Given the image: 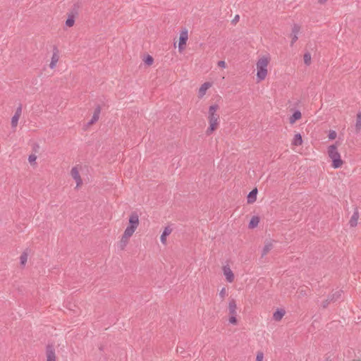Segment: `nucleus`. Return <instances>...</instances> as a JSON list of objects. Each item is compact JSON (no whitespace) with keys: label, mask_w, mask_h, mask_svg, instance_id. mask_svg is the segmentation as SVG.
<instances>
[{"label":"nucleus","mask_w":361,"mask_h":361,"mask_svg":"<svg viewBox=\"0 0 361 361\" xmlns=\"http://www.w3.org/2000/svg\"><path fill=\"white\" fill-rule=\"evenodd\" d=\"M139 225V216L133 212L129 216V226H127L119 242V247L123 250L128 243L129 238L133 235Z\"/></svg>","instance_id":"1"},{"label":"nucleus","mask_w":361,"mask_h":361,"mask_svg":"<svg viewBox=\"0 0 361 361\" xmlns=\"http://www.w3.org/2000/svg\"><path fill=\"white\" fill-rule=\"evenodd\" d=\"M219 106L217 104H213L209 106L208 111V121L209 123V126L207 128L206 130V134L207 135H210L214 130H216L219 126V115L217 114V110L219 109Z\"/></svg>","instance_id":"2"},{"label":"nucleus","mask_w":361,"mask_h":361,"mask_svg":"<svg viewBox=\"0 0 361 361\" xmlns=\"http://www.w3.org/2000/svg\"><path fill=\"white\" fill-rule=\"evenodd\" d=\"M270 58L267 56L260 57L256 64L257 78L258 81L264 80L267 75V66L269 63Z\"/></svg>","instance_id":"3"},{"label":"nucleus","mask_w":361,"mask_h":361,"mask_svg":"<svg viewBox=\"0 0 361 361\" xmlns=\"http://www.w3.org/2000/svg\"><path fill=\"white\" fill-rule=\"evenodd\" d=\"M328 155L332 161L331 166L334 169L341 168L343 164V160L341 158V154L338 151L337 146L336 145H331L328 147Z\"/></svg>","instance_id":"4"},{"label":"nucleus","mask_w":361,"mask_h":361,"mask_svg":"<svg viewBox=\"0 0 361 361\" xmlns=\"http://www.w3.org/2000/svg\"><path fill=\"white\" fill-rule=\"evenodd\" d=\"M343 290H336V292L329 294L327 299L322 302V307L323 308H326L331 302H334L339 300L341 298Z\"/></svg>","instance_id":"5"},{"label":"nucleus","mask_w":361,"mask_h":361,"mask_svg":"<svg viewBox=\"0 0 361 361\" xmlns=\"http://www.w3.org/2000/svg\"><path fill=\"white\" fill-rule=\"evenodd\" d=\"M78 6L74 4L71 12L68 14V18L66 21V25L68 27L73 26L75 23V18L78 15Z\"/></svg>","instance_id":"6"},{"label":"nucleus","mask_w":361,"mask_h":361,"mask_svg":"<svg viewBox=\"0 0 361 361\" xmlns=\"http://www.w3.org/2000/svg\"><path fill=\"white\" fill-rule=\"evenodd\" d=\"M188 38V30L186 29L182 30L180 33L178 49L181 52L185 49V47Z\"/></svg>","instance_id":"7"},{"label":"nucleus","mask_w":361,"mask_h":361,"mask_svg":"<svg viewBox=\"0 0 361 361\" xmlns=\"http://www.w3.org/2000/svg\"><path fill=\"white\" fill-rule=\"evenodd\" d=\"M47 361H56L55 348L52 344H48L46 347Z\"/></svg>","instance_id":"8"},{"label":"nucleus","mask_w":361,"mask_h":361,"mask_svg":"<svg viewBox=\"0 0 361 361\" xmlns=\"http://www.w3.org/2000/svg\"><path fill=\"white\" fill-rule=\"evenodd\" d=\"M301 27L298 24H294L292 27V30L290 33L291 42L290 46L293 47V44L298 39V35L300 32Z\"/></svg>","instance_id":"9"},{"label":"nucleus","mask_w":361,"mask_h":361,"mask_svg":"<svg viewBox=\"0 0 361 361\" xmlns=\"http://www.w3.org/2000/svg\"><path fill=\"white\" fill-rule=\"evenodd\" d=\"M71 176L73 177V178L76 182V188L80 187L82 183V180L80 176L79 171L76 166H74L72 168V169L71 171Z\"/></svg>","instance_id":"10"},{"label":"nucleus","mask_w":361,"mask_h":361,"mask_svg":"<svg viewBox=\"0 0 361 361\" xmlns=\"http://www.w3.org/2000/svg\"><path fill=\"white\" fill-rule=\"evenodd\" d=\"M59 49L54 46L53 49V55L51 56V60L49 64V67L53 69L56 67L57 62L59 61Z\"/></svg>","instance_id":"11"},{"label":"nucleus","mask_w":361,"mask_h":361,"mask_svg":"<svg viewBox=\"0 0 361 361\" xmlns=\"http://www.w3.org/2000/svg\"><path fill=\"white\" fill-rule=\"evenodd\" d=\"M223 272L228 282L232 283L234 281V274L228 266L223 267Z\"/></svg>","instance_id":"12"},{"label":"nucleus","mask_w":361,"mask_h":361,"mask_svg":"<svg viewBox=\"0 0 361 361\" xmlns=\"http://www.w3.org/2000/svg\"><path fill=\"white\" fill-rule=\"evenodd\" d=\"M100 113H101V106L99 105H98L95 108L94 114L92 115V117L91 120L87 123V125L91 126V125L94 124V123H96L99 120Z\"/></svg>","instance_id":"13"},{"label":"nucleus","mask_w":361,"mask_h":361,"mask_svg":"<svg viewBox=\"0 0 361 361\" xmlns=\"http://www.w3.org/2000/svg\"><path fill=\"white\" fill-rule=\"evenodd\" d=\"M212 86V83L209 82H206L204 83H203L200 89H199V91H198V97L199 98H202L206 92H207V90Z\"/></svg>","instance_id":"14"},{"label":"nucleus","mask_w":361,"mask_h":361,"mask_svg":"<svg viewBox=\"0 0 361 361\" xmlns=\"http://www.w3.org/2000/svg\"><path fill=\"white\" fill-rule=\"evenodd\" d=\"M237 305L235 302V300L234 298H231L228 302V312L230 315L237 316L236 312Z\"/></svg>","instance_id":"15"},{"label":"nucleus","mask_w":361,"mask_h":361,"mask_svg":"<svg viewBox=\"0 0 361 361\" xmlns=\"http://www.w3.org/2000/svg\"><path fill=\"white\" fill-rule=\"evenodd\" d=\"M359 218V212L357 208H355L353 214L352 215L349 224L351 227H355L357 224V220Z\"/></svg>","instance_id":"16"},{"label":"nucleus","mask_w":361,"mask_h":361,"mask_svg":"<svg viewBox=\"0 0 361 361\" xmlns=\"http://www.w3.org/2000/svg\"><path fill=\"white\" fill-rule=\"evenodd\" d=\"M257 194V189L254 188L247 195V203L252 204L256 201Z\"/></svg>","instance_id":"17"},{"label":"nucleus","mask_w":361,"mask_h":361,"mask_svg":"<svg viewBox=\"0 0 361 361\" xmlns=\"http://www.w3.org/2000/svg\"><path fill=\"white\" fill-rule=\"evenodd\" d=\"M172 231V229L167 226L164 228V231L162 232V234L161 235V242L163 243V244H166V237L171 234Z\"/></svg>","instance_id":"18"},{"label":"nucleus","mask_w":361,"mask_h":361,"mask_svg":"<svg viewBox=\"0 0 361 361\" xmlns=\"http://www.w3.org/2000/svg\"><path fill=\"white\" fill-rule=\"evenodd\" d=\"M286 311L283 309H278L273 314V319L275 321H280L285 315Z\"/></svg>","instance_id":"19"},{"label":"nucleus","mask_w":361,"mask_h":361,"mask_svg":"<svg viewBox=\"0 0 361 361\" xmlns=\"http://www.w3.org/2000/svg\"><path fill=\"white\" fill-rule=\"evenodd\" d=\"M293 145L295 146H300L302 144V138L300 133H297L295 135L293 140H292Z\"/></svg>","instance_id":"20"},{"label":"nucleus","mask_w":361,"mask_h":361,"mask_svg":"<svg viewBox=\"0 0 361 361\" xmlns=\"http://www.w3.org/2000/svg\"><path fill=\"white\" fill-rule=\"evenodd\" d=\"M355 130L357 133H359L361 130V111H359L357 114L356 116V123H355Z\"/></svg>","instance_id":"21"},{"label":"nucleus","mask_w":361,"mask_h":361,"mask_svg":"<svg viewBox=\"0 0 361 361\" xmlns=\"http://www.w3.org/2000/svg\"><path fill=\"white\" fill-rule=\"evenodd\" d=\"M259 222V218L257 216H254L250 219L249 223V228H255Z\"/></svg>","instance_id":"22"},{"label":"nucleus","mask_w":361,"mask_h":361,"mask_svg":"<svg viewBox=\"0 0 361 361\" xmlns=\"http://www.w3.org/2000/svg\"><path fill=\"white\" fill-rule=\"evenodd\" d=\"M301 118V113L300 111L297 110L295 111L293 115L290 117V123H293L297 120L300 119Z\"/></svg>","instance_id":"23"},{"label":"nucleus","mask_w":361,"mask_h":361,"mask_svg":"<svg viewBox=\"0 0 361 361\" xmlns=\"http://www.w3.org/2000/svg\"><path fill=\"white\" fill-rule=\"evenodd\" d=\"M273 248V245L271 242H269L267 243L263 250H262V256H265L266 255H267V253Z\"/></svg>","instance_id":"24"},{"label":"nucleus","mask_w":361,"mask_h":361,"mask_svg":"<svg viewBox=\"0 0 361 361\" xmlns=\"http://www.w3.org/2000/svg\"><path fill=\"white\" fill-rule=\"evenodd\" d=\"M304 63L307 66H310L311 63V54L310 52L305 53L303 56Z\"/></svg>","instance_id":"25"},{"label":"nucleus","mask_w":361,"mask_h":361,"mask_svg":"<svg viewBox=\"0 0 361 361\" xmlns=\"http://www.w3.org/2000/svg\"><path fill=\"white\" fill-rule=\"evenodd\" d=\"M20 264L22 266H25L26 262H27V253L26 252H23L20 257Z\"/></svg>","instance_id":"26"},{"label":"nucleus","mask_w":361,"mask_h":361,"mask_svg":"<svg viewBox=\"0 0 361 361\" xmlns=\"http://www.w3.org/2000/svg\"><path fill=\"white\" fill-rule=\"evenodd\" d=\"M19 118H20L19 116H15V115L13 116V117L11 118V127L13 129H16V128L17 127Z\"/></svg>","instance_id":"27"},{"label":"nucleus","mask_w":361,"mask_h":361,"mask_svg":"<svg viewBox=\"0 0 361 361\" xmlns=\"http://www.w3.org/2000/svg\"><path fill=\"white\" fill-rule=\"evenodd\" d=\"M219 295L221 298V300H224V298L227 295V292H226V288H221V290L219 291Z\"/></svg>","instance_id":"28"},{"label":"nucleus","mask_w":361,"mask_h":361,"mask_svg":"<svg viewBox=\"0 0 361 361\" xmlns=\"http://www.w3.org/2000/svg\"><path fill=\"white\" fill-rule=\"evenodd\" d=\"M153 61L154 59L150 55H147V56L145 59V63L148 66L152 65L153 63Z\"/></svg>","instance_id":"29"},{"label":"nucleus","mask_w":361,"mask_h":361,"mask_svg":"<svg viewBox=\"0 0 361 361\" xmlns=\"http://www.w3.org/2000/svg\"><path fill=\"white\" fill-rule=\"evenodd\" d=\"M264 353L262 351H259L257 353L256 361H263Z\"/></svg>","instance_id":"30"},{"label":"nucleus","mask_w":361,"mask_h":361,"mask_svg":"<svg viewBox=\"0 0 361 361\" xmlns=\"http://www.w3.org/2000/svg\"><path fill=\"white\" fill-rule=\"evenodd\" d=\"M22 114V104H20L16 110L15 116L20 117Z\"/></svg>","instance_id":"31"},{"label":"nucleus","mask_w":361,"mask_h":361,"mask_svg":"<svg viewBox=\"0 0 361 361\" xmlns=\"http://www.w3.org/2000/svg\"><path fill=\"white\" fill-rule=\"evenodd\" d=\"M36 159H37V157L35 155V154H30L28 157V161L29 162L32 164V163L34 164H36L35 163V161H36Z\"/></svg>","instance_id":"32"},{"label":"nucleus","mask_w":361,"mask_h":361,"mask_svg":"<svg viewBox=\"0 0 361 361\" xmlns=\"http://www.w3.org/2000/svg\"><path fill=\"white\" fill-rule=\"evenodd\" d=\"M336 133L334 130H331L328 137L330 140H334L336 137Z\"/></svg>","instance_id":"33"},{"label":"nucleus","mask_w":361,"mask_h":361,"mask_svg":"<svg viewBox=\"0 0 361 361\" xmlns=\"http://www.w3.org/2000/svg\"><path fill=\"white\" fill-rule=\"evenodd\" d=\"M229 322L232 324H237L236 316L230 315Z\"/></svg>","instance_id":"34"},{"label":"nucleus","mask_w":361,"mask_h":361,"mask_svg":"<svg viewBox=\"0 0 361 361\" xmlns=\"http://www.w3.org/2000/svg\"><path fill=\"white\" fill-rule=\"evenodd\" d=\"M226 62L224 61H219L218 62V66L221 67V68H226Z\"/></svg>","instance_id":"35"},{"label":"nucleus","mask_w":361,"mask_h":361,"mask_svg":"<svg viewBox=\"0 0 361 361\" xmlns=\"http://www.w3.org/2000/svg\"><path fill=\"white\" fill-rule=\"evenodd\" d=\"M239 18H240L239 16H238V15H236V16L234 17V18L233 19L232 23H236L239 20Z\"/></svg>","instance_id":"36"},{"label":"nucleus","mask_w":361,"mask_h":361,"mask_svg":"<svg viewBox=\"0 0 361 361\" xmlns=\"http://www.w3.org/2000/svg\"><path fill=\"white\" fill-rule=\"evenodd\" d=\"M328 0H318L319 3L321 4H325Z\"/></svg>","instance_id":"37"}]
</instances>
